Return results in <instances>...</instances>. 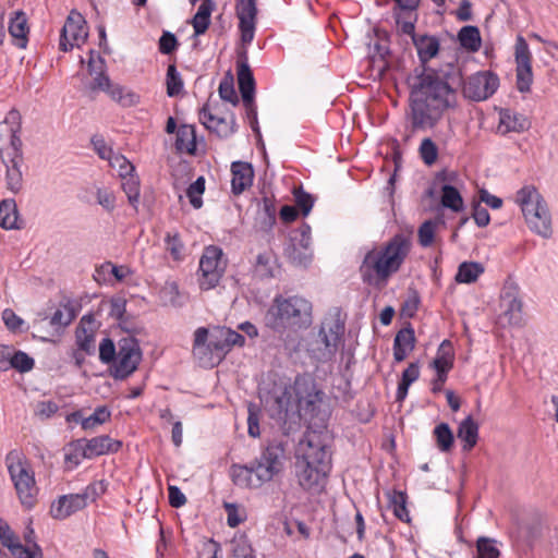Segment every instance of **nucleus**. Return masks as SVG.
Listing matches in <instances>:
<instances>
[{"mask_svg": "<svg viewBox=\"0 0 558 558\" xmlns=\"http://www.w3.org/2000/svg\"><path fill=\"white\" fill-rule=\"evenodd\" d=\"M409 35L412 37L413 44L417 50V54L422 63H426L436 57L439 51V40L435 36H416L414 32Z\"/></svg>", "mask_w": 558, "mask_h": 558, "instance_id": "obj_30", "label": "nucleus"}, {"mask_svg": "<svg viewBox=\"0 0 558 558\" xmlns=\"http://www.w3.org/2000/svg\"><path fill=\"white\" fill-rule=\"evenodd\" d=\"M411 247V236L405 233H397L379 251L367 252L361 265L364 282L372 283L374 277L387 281L401 268Z\"/></svg>", "mask_w": 558, "mask_h": 558, "instance_id": "obj_3", "label": "nucleus"}, {"mask_svg": "<svg viewBox=\"0 0 558 558\" xmlns=\"http://www.w3.org/2000/svg\"><path fill=\"white\" fill-rule=\"evenodd\" d=\"M235 10L241 31V40L243 45H248L253 41L255 34L257 0H238Z\"/></svg>", "mask_w": 558, "mask_h": 558, "instance_id": "obj_18", "label": "nucleus"}, {"mask_svg": "<svg viewBox=\"0 0 558 558\" xmlns=\"http://www.w3.org/2000/svg\"><path fill=\"white\" fill-rule=\"evenodd\" d=\"M117 351L113 341L110 338H105L99 345V360L104 364H112L117 359Z\"/></svg>", "mask_w": 558, "mask_h": 558, "instance_id": "obj_62", "label": "nucleus"}, {"mask_svg": "<svg viewBox=\"0 0 558 558\" xmlns=\"http://www.w3.org/2000/svg\"><path fill=\"white\" fill-rule=\"evenodd\" d=\"M501 306L504 314L508 317L510 325H520L522 320V301L519 296L518 287L513 284L505 286L501 294Z\"/></svg>", "mask_w": 558, "mask_h": 558, "instance_id": "obj_20", "label": "nucleus"}, {"mask_svg": "<svg viewBox=\"0 0 558 558\" xmlns=\"http://www.w3.org/2000/svg\"><path fill=\"white\" fill-rule=\"evenodd\" d=\"M142 361V351L135 338H123L119 341V351L112 365L113 378L123 380L132 375Z\"/></svg>", "mask_w": 558, "mask_h": 558, "instance_id": "obj_12", "label": "nucleus"}, {"mask_svg": "<svg viewBox=\"0 0 558 558\" xmlns=\"http://www.w3.org/2000/svg\"><path fill=\"white\" fill-rule=\"evenodd\" d=\"M296 476L299 484L304 489H312L315 486L320 485L323 480L328 475L330 471L319 469L316 465L310 464L301 459H296L295 462Z\"/></svg>", "mask_w": 558, "mask_h": 558, "instance_id": "obj_22", "label": "nucleus"}, {"mask_svg": "<svg viewBox=\"0 0 558 558\" xmlns=\"http://www.w3.org/2000/svg\"><path fill=\"white\" fill-rule=\"evenodd\" d=\"M9 550L15 558H43V550L37 543L26 546L19 541L9 545Z\"/></svg>", "mask_w": 558, "mask_h": 558, "instance_id": "obj_49", "label": "nucleus"}, {"mask_svg": "<svg viewBox=\"0 0 558 558\" xmlns=\"http://www.w3.org/2000/svg\"><path fill=\"white\" fill-rule=\"evenodd\" d=\"M88 37L86 21L83 15L72 10L60 33L59 49L63 52L81 47Z\"/></svg>", "mask_w": 558, "mask_h": 558, "instance_id": "obj_15", "label": "nucleus"}, {"mask_svg": "<svg viewBox=\"0 0 558 558\" xmlns=\"http://www.w3.org/2000/svg\"><path fill=\"white\" fill-rule=\"evenodd\" d=\"M525 221L531 231L549 239L553 235L551 216L545 199L534 186H524L517 193Z\"/></svg>", "mask_w": 558, "mask_h": 558, "instance_id": "obj_5", "label": "nucleus"}, {"mask_svg": "<svg viewBox=\"0 0 558 558\" xmlns=\"http://www.w3.org/2000/svg\"><path fill=\"white\" fill-rule=\"evenodd\" d=\"M238 84L244 106L248 111V117H253L252 128L259 133L256 120V109L254 106L255 80L247 63L246 52L244 51L238 60Z\"/></svg>", "mask_w": 558, "mask_h": 558, "instance_id": "obj_16", "label": "nucleus"}, {"mask_svg": "<svg viewBox=\"0 0 558 558\" xmlns=\"http://www.w3.org/2000/svg\"><path fill=\"white\" fill-rule=\"evenodd\" d=\"M107 94L122 107H132L140 102V95L119 84H113Z\"/></svg>", "mask_w": 558, "mask_h": 558, "instance_id": "obj_39", "label": "nucleus"}, {"mask_svg": "<svg viewBox=\"0 0 558 558\" xmlns=\"http://www.w3.org/2000/svg\"><path fill=\"white\" fill-rule=\"evenodd\" d=\"M312 303L300 295H276L264 320L268 328L283 333L287 330L307 328L312 324Z\"/></svg>", "mask_w": 558, "mask_h": 558, "instance_id": "obj_4", "label": "nucleus"}, {"mask_svg": "<svg viewBox=\"0 0 558 558\" xmlns=\"http://www.w3.org/2000/svg\"><path fill=\"white\" fill-rule=\"evenodd\" d=\"M5 465L21 504L32 508L36 501L37 486L25 456L17 449L10 450L5 456Z\"/></svg>", "mask_w": 558, "mask_h": 558, "instance_id": "obj_7", "label": "nucleus"}, {"mask_svg": "<svg viewBox=\"0 0 558 558\" xmlns=\"http://www.w3.org/2000/svg\"><path fill=\"white\" fill-rule=\"evenodd\" d=\"M90 58L88 61V72L90 75H94L93 83L90 85L92 90H102L108 93L109 88L113 85L109 78V76L104 71L105 60L99 57V65L95 66L94 64V50H90Z\"/></svg>", "mask_w": 558, "mask_h": 558, "instance_id": "obj_34", "label": "nucleus"}, {"mask_svg": "<svg viewBox=\"0 0 558 558\" xmlns=\"http://www.w3.org/2000/svg\"><path fill=\"white\" fill-rule=\"evenodd\" d=\"M322 392L314 385L296 379L293 386L275 388L266 400V407L271 417L287 423H295L301 417H313Z\"/></svg>", "mask_w": 558, "mask_h": 558, "instance_id": "obj_2", "label": "nucleus"}, {"mask_svg": "<svg viewBox=\"0 0 558 558\" xmlns=\"http://www.w3.org/2000/svg\"><path fill=\"white\" fill-rule=\"evenodd\" d=\"M283 254L295 266L306 267L312 262L311 227L307 223L289 233Z\"/></svg>", "mask_w": 558, "mask_h": 558, "instance_id": "obj_11", "label": "nucleus"}, {"mask_svg": "<svg viewBox=\"0 0 558 558\" xmlns=\"http://www.w3.org/2000/svg\"><path fill=\"white\" fill-rule=\"evenodd\" d=\"M75 318V313L69 304L62 305L58 308L50 318L51 326L66 327Z\"/></svg>", "mask_w": 558, "mask_h": 558, "instance_id": "obj_54", "label": "nucleus"}, {"mask_svg": "<svg viewBox=\"0 0 558 558\" xmlns=\"http://www.w3.org/2000/svg\"><path fill=\"white\" fill-rule=\"evenodd\" d=\"M35 361L27 353L16 351L11 356V366L20 373H27L34 368Z\"/></svg>", "mask_w": 558, "mask_h": 558, "instance_id": "obj_55", "label": "nucleus"}, {"mask_svg": "<svg viewBox=\"0 0 558 558\" xmlns=\"http://www.w3.org/2000/svg\"><path fill=\"white\" fill-rule=\"evenodd\" d=\"M230 558H255L253 549L245 537L234 538L231 542Z\"/></svg>", "mask_w": 558, "mask_h": 558, "instance_id": "obj_56", "label": "nucleus"}, {"mask_svg": "<svg viewBox=\"0 0 558 558\" xmlns=\"http://www.w3.org/2000/svg\"><path fill=\"white\" fill-rule=\"evenodd\" d=\"M175 149L180 153L194 154L196 135L193 125L183 124L177 131Z\"/></svg>", "mask_w": 558, "mask_h": 558, "instance_id": "obj_35", "label": "nucleus"}, {"mask_svg": "<svg viewBox=\"0 0 558 558\" xmlns=\"http://www.w3.org/2000/svg\"><path fill=\"white\" fill-rule=\"evenodd\" d=\"M476 549L478 558H499L500 556V551L494 545V541L486 537L477 539Z\"/></svg>", "mask_w": 558, "mask_h": 558, "instance_id": "obj_60", "label": "nucleus"}, {"mask_svg": "<svg viewBox=\"0 0 558 558\" xmlns=\"http://www.w3.org/2000/svg\"><path fill=\"white\" fill-rule=\"evenodd\" d=\"M223 327H216L211 332L199 327L194 332L193 355L203 367L219 364L230 351Z\"/></svg>", "mask_w": 558, "mask_h": 558, "instance_id": "obj_6", "label": "nucleus"}, {"mask_svg": "<svg viewBox=\"0 0 558 558\" xmlns=\"http://www.w3.org/2000/svg\"><path fill=\"white\" fill-rule=\"evenodd\" d=\"M407 499L408 496L403 492L395 490L390 496V507L392 508L393 514L403 522H410Z\"/></svg>", "mask_w": 558, "mask_h": 558, "instance_id": "obj_46", "label": "nucleus"}, {"mask_svg": "<svg viewBox=\"0 0 558 558\" xmlns=\"http://www.w3.org/2000/svg\"><path fill=\"white\" fill-rule=\"evenodd\" d=\"M415 347L414 329L411 325L399 330L393 340V359L396 362H402Z\"/></svg>", "mask_w": 558, "mask_h": 558, "instance_id": "obj_28", "label": "nucleus"}, {"mask_svg": "<svg viewBox=\"0 0 558 558\" xmlns=\"http://www.w3.org/2000/svg\"><path fill=\"white\" fill-rule=\"evenodd\" d=\"M2 162L5 166V184L7 189L13 193L17 194L23 189V173L21 167L23 166L24 159L22 154H17L15 156H11L7 158L5 156H1Z\"/></svg>", "mask_w": 558, "mask_h": 558, "instance_id": "obj_23", "label": "nucleus"}, {"mask_svg": "<svg viewBox=\"0 0 558 558\" xmlns=\"http://www.w3.org/2000/svg\"><path fill=\"white\" fill-rule=\"evenodd\" d=\"M205 192V179L198 177L186 190V196L190 199L191 205L198 209L203 206L202 195Z\"/></svg>", "mask_w": 558, "mask_h": 558, "instance_id": "obj_52", "label": "nucleus"}, {"mask_svg": "<svg viewBox=\"0 0 558 558\" xmlns=\"http://www.w3.org/2000/svg\"><path fill=\"white\" fill-rule=\"evenodd\" d=\"M284 459V446L281 442L274 441L268 444L251 464L254 465L255 476L264 484L270 482L282 471Z\"/></svg>", "mask_w": 558, "mask_h": 558, "instance_id": "obj_9", "label": "nucleus"}, {"mask_svg": "<svg viewBox=\"0 0 558 558\" xmlns=\"http://www.w3.org/2000/svg\"><path fill=\"white\" fill-rule=\"evenodd\" d=\"M441 205L452 211H461L463 199L460 192L454 186L445 184L441 189Z\"/></svg>", "mask_w": 558, "mask_h": 558, "instance_id": "obj_43", "label": "nucleus"}, {"mask_svg": "<svg viewBox=\"0 0 558 558\" xmlns=\"http://www.w3.org/2000/svg\"><path fill=\"white\" fill-rule=\"evenodd\" d=\"M515 62H517V88L521 93H527L533 82L532 57L526 40L518 36L515 41Z\"/></svg>", "mask_w": 558, "mask_h": 558, "instance_id": "obj_17", "label": "nucleus"}, {"mask_svg": "<svg viewBox=\"0 0 558 558\" xmlns=\"http://www.w3.org/2000/svg\"><path fill=\"white\" fill-rule=\"evenodd\" d=\"M109 163L112 168L118 169L121 179L133 174L135 171L133 163L120 154H113L109 159Z\"/></svg>", "mask_w": 558, "mask_h": 558, "instance_id": "obj_58", "label": "nucleus"}, {"mask_svg": "<svg viewBox=\"0 0 558 558\" xmlns=\"http://www.w3.org/2000/svg\"><path fill=\"white\" fill-rule=\"evenodd\" d=\"M166 250L170 253L173 259L179 260L183 256L184 245L179 236L178 232L167 233L166 239Z\"/></svg>", "mask_w": 558, "mask_h": 558, "instance_id": "obj_59", "label": "nucleus"}, {"mask_svg": "<svg viewBox=\"0 0 558 558\" xmlns=\"http://www.w3.org/2000/svg\"><path fill=\"white\" fill-rule=\"evenodd\" d=\"M65 462L72 463L77 466L83 459H87V449L85 446V439H77L72 441L64 456Z\"/></svg>", "mask_w": 558, "mask_h": 558, "instance_id": "obj_48", "label": "nucleus"}, {"mask_svg": "<svg viewBox=\"0 0 558 558\" xmlns=\"http://www.w3.org/2000/svg\"><path fill=\"white\" fill-rule=\"evenodd\" d=\"M418 150L421 158L425 162V165L432 166L437 160L438 148L429 137H426L422 141Z\"/></svg>", "mask_w": 558, "mask_h": 558, "instance_id": "obj_57", "label": "nucleus"}, {"mask_svg": "<svg viewBox=\"0 0 558 558\" xmlns=\"http://www.w3.org/2000/svg\"><path fill=\"white\" fill-rule=\"evenodd\" d=\"M432 366L436 369V373H442L446 375H448V372L453 367V354L449 340H444L440 343Z\"/></svg>", "mask_w": 558, "mask_h": 558, "instance_id": "obj_36", "label": "nucleus"}, {"mask_svg": "<svg viewBox=\"0 0 558 558\" xmlns=\"http://www.w3.org/2000/svg\"><path fill=\"white\" fill-rule=\"evenodd\" d=\"M16 119L17 112L11 111L9 113V117L0 123V132H7L10 137V151L2 153L1 156H5L7 158H10L11 156H15L17 154H22L21 147H22V141L20 136L17 135L19 128H14L13 125H10L8 122V119Z\"/></svg>", "mask_w": 558, "mask_h": 558, "instance_id": "obj_37", "label": "nucleus"}, {"mask_svg": "<svg viewBox=\"0 0 558 558\" xmlns=\"http://www.w3.org/2000/svg\"><path fill=\"white\" fill-rule=\"evenodd\" d=\"M97 203L108 213H112L116 208V195L113 191L105 187H96Z\"/></svg>", "mask_w": 558, "mask_h": 558, "instance_id": "obj_61", "label": "nucleus"}, {"mask_svg": "<svg viewBox=\"0 0 558 558\" xmlns=\"http://www.w3.org/2000/svg\"><path fill=\"white\" fill-rule=\"evenodd\" d=\"M13 14L9 22V33L19 48H25L29 33L26 14L23 11H15Z\"/></svg>", "mask_w": 558, "mask_h": 558, "instance_id": "obj_31", "label": "nucleus"}, {"mask_svg": "<svg viewBox=\"0 0 558 558\" xmlns=\"http://www.w3.org/2000/svg\"><path fill=\"white\" fill-rule=\"evenodd\" d=\"M167 94L169 97L178 96L183 89V81L174 64L167 69Z\"/></svg>", "mask_w": 558, "mask_h": 558, "instance_id": "obj_50", "label": "nucleus"}, {"mask_svg": "<svg viewBox=\"0 0 558 558\" xmlns=\"http://www.w3.org/2000/svg\"><path fill=\"white\" fill-rule=\"evenodd\" d=\"M458 39L460 45L470 51H477L481 47V35L476 26H463L458 33Z\"/></svg>", "mask_w": 558, "mask_h": 558, "instance_id": "obj_41", "label": "nucleus"}, {"mask_svg": "<svg viewBox=\"0 0 558 558\" xmlns=\"http://www.w3.org/2000/svg\"><path fill=\"white\" fill-rule=\"evenodd\" d=\"M0 227L5 230H20L23 228L17 205L13 198L0 202Z\"/></svg>", "mask_w": 558, "mask_h": 558, "instance_id": "obj_29", "label": "nucleus"}, {"mask_svg": "<svg viewBox=\"0 0 558 558\" xmlns=\"http://www.w3.org/2000/svg\"><path fill=\"white\" fill-rule=\"evenodd\" d=\"M230 476L234 485L245 488H257L263 485L262 481L255 476L254 465L232 464Z\"/></svg>", "mask_w": 558, "mask_h": 558, "instance_id": "obj_27", "label": "nucleus"}, {"mask_svg": "<svg viewBox=\"0 0 558 558\" xmlns=\"http://www.w3.org/2000/svg\"><path fill=\"white\" fill-rule=\"evenodd\" d=\"M87 449V459H93L98 456L114 453L122 447V441L112 439L108 435H101L92 439H85Z\"/></svg>", "mask_w": 558, "mask_h": 558, "instance_id": "obj_25", "label": "nucleus"}, {"mask_svg": "<svg viewBox=\"0 0 558 558\" xmlns=\"http://www.w3.org/2000/svg\"><path fill=\"white\" fill-rule=\"evenodd\" d=\"M231 189L235 195L242 194L251 187L254 179V169L251 163L245 161H233L231 163Z\"/></svg>", "mask_w": 558, "mask_h": 558, "instance_id": "obj_24", "label": "nucleus"}, {"mask_svg": "<svg viewBox=\"0 0 558 558\" xmlns=\"http://www.w3.org/2000/svg\"><path fill=\"white\" fill-rule=\"evenodd\" d=\"M530 128V122L522 113L504 109L500 112L499 129H504V133L517 132L521 133Z\"/></svg>", "mask_w": 558, "mask_h": 558, "instance_id": "obj_32", "label": "nucleus"}, {"mask_svg": "<svg viewBox=\"0 0 558 558\" xmlns=\"http://www.w3.org/2000/svg\"><path fill=\"white\" fill-rule=\"evenodd\" d=\"M434 435L440 451L447 452L452 448L454 438L447 423L438 424L434 429Z\"/></svg>", "mask_w": 558, "mask_h": 558, "instance_id": "obj_47", "label": "nucleus"}, {"mask_svg": "<svg viewBox=\"0 0 558 558\" xmlns=\"http://www.w3.org/2000/svg\"><path fill=\"white\" fill-rule=\"evenodd\" d=\"M484 266L477 262H463L459 265L456 281L459 283H473L484 272Z\"/></svg>", "mask_w": 558, "mask_h": 558, "instance_id": "obj_38", "label": "nucleus"}, {"mask_svg": "<svg viewBox=\"0 0 558 558\" xmlns=\"http://www.w3.org/2000/svg\"><path fill=\"white\" fill-rule=\"evenodd\" d=\"M457 436L463 441L462 450L470 451L478 439V425L472 416L465 417L458 427Z\"/></svg>", "mask_w": 558, "mask_h": 558, "instance_id": "obj_33", "label": "nucleus"}, {"mask_svg": "<svg viewBox=\"0 0 558 558\" xmlns=\"http://www.w3.org/2000/svg\"><path fill=\"white\" fill-rule=\"evenodd\" d=\"M86 324H94V317L92 315L82 317L75 330V341L80 351L92 355L95 353V335L93 328H87Z\"/></svg>", "mask_w": 558, "mask_h": 558, "instance_id": "obj_26", "label": "nucleus"}, {"mask_svg": "<svg viewBox=\"0 0 558 558\" xmlns=\"http://www.w3.org/2000/svg\"><path fill=\"white\" fill-rule=\"evenodd\" d=\"M226 265L220 247L215 245L206 247L199 260V288L202 290L215 288L226 270Z\"/></svg>", "mask_w": 558, "mask_h": 558, "instance_id": "obj_10", "label": "nucleus"}, {"mask_svg": "<svg viewBox=\"0 0 558 558\" xmlns=\"http://www.w3.org/2000/svg\"><path fill=\"white\" fill-rule=\"evenodd\" d=\"M498 86V76L489 71L477 72L464 82L460 66L452 62L438 70H425L411 87L412 129L434 128L448 109L457 106L460 88L465 98L481 101L490 97Z\"/></svg>", "mask_w": 558, "mask_h": 558, "instance_id": "obj_1", "label": "nucleus"}, {"mask_svg": "<svg viewBox=\"0 0 558 558\" xmlns=\"http://www.w3.org/2000/svg\"><path fill=\"white\" fill-rule=\"evenodd\" d=\"M392 16L396 21L398 32L412 34L417 21V8L421 0H392Z\"/></svg>", "mask_w": 558, "mask_h": 558, "instance_id": "obj_19", "label": "nucleus"}, {"mask_svg": "<svg viewBox=\"0 0 558 558\" xmlns=\"http://www.w3.org/2000/svg\"><path fill=\"white\" fill-rule=\"evenodd\" d=\"M258 219L263 221L265 229H269L274 226L276 221V207L270 198H263V203L258 210Z\"/></svg>", "mask_w": 558, "mask_h": 558, "instance_id": "obj_53", "label": "nucleus"}, {"mask_svg": "<svg viewBox=\"0 0 558 558\" xmlns=\"http://www.w3.org/2000/svg\"><path fill=\"white\" fill-rule=\"evenodd\" d=\"M122 190L128 196L129 203L137 210L140 201V180L134 173L122 178Z\"/></svg>", "mask_w": 558, "mask_h": 558, "instance_id": "obj_45", "label": "nucleus"}, {"mask_svg": "<svg viewBox=\"0 0 558 558\" xmlns=\"http://www.w3.org/2000/svg\"><path fill=\"white\" fill-rule=\"evenodd\" d=\"M294 198L296 207L302 211V215L307 216L314 205L312 195L299 189L294 191Z\"/></svg>", "mask_w": 558, "mask_h": 558, "instance_id": "obj_64", "label": "nucleus"}, {"mask_svg": "<svg viewBox=\"0 0 558 558\" xmlns=\"http://www.w3.org/2000/svg\"><path fill=\"white\" fill-rule=\"evenodd\" d=\"M110 416H111V412L106 405L98 407V408H96V410L94 411V413L92 415L84 418V421L82 422V428L85 430L93 429L96 426L101 425V424L106 423L107 421H109Z\"/></svg>", "mask_w": 558, "mask_h": 558, "instance_id": "obj_51", "label": "nucleus"}, {"mask_svg": "<svg viewBox=\"0 0 558 558\" xmlns=\"http://www.w3.org/2000/svg\"><path fill=\"white\" fill-rule=\"evenodd\" d=\"M420 377V366L417 363H410V365L403 371L401 380L397 389V401L405 399L409 387L417 380Z\"/></svg>", "mask_w": 558, "mask_h": 558, "instance_id": "obj_40", "label": "nucleus"}, {"mask_svg": "<svg viewBox=\"0 0 558 558\" xmlns=\"http://www.w3.org/2000/svg\"><path fill=\"white\" fill-rule=\"evenodd\" d=\"M199 121L206 129L217 133L220 137H227L235 131V118L233 116L228 121L214 114L208 106H204L199 110Z\"/></svg>", "mask_w": 558, "mask_h": 558, "instance_id": "obj_21", "label": "nucleus"}, {"mask_svg": "<svg viewBox=\"0 0 558 558\" xmlns=\"http://www.w3.org/2000/svg\"><path fill=\"white\" fill-rule=\"evenodd\" d=\"M214 5H210L209 3H202L198 7L196 14L192 19L195 36L203 35L208 29Z\"/></svg>", "mask_w": 558, "mask_h": 558, "instance_id": "obj_42", "label": "nucleus"}, {"mask_svg": "<svg viewBox=\"0 0 558 558\" xmlns=\"http://www.w3.org/2000/svg\"><path fill=\"white\" fill-rule=\"evenodd\" d=\"M218 92L222 100L229 101L234 106L239 104L232 78H223L219 84Z\"/></svg>", "mask_w": 558, "mask_h": 558, "instance_id": "obj_63", "label": "nucleus"}, {"mask_svg": "<svg viewBox=\"0 0 558 558\" xmlns=\"http://www.w3.org/2000/svg\"><path fill=\"white\" fill-rule=\"evenodd\" d=\"M344 333V322L340 314H328L322 322L317 343L323 347L313 349L314 356L320 362H327L333 357Z\"/></svg>", "mask_w": 558, "mask_h": 558, "instance_id": "obj_8", "label": "nucleus"}, {"mask_svg": "<svg viewBox=\"0 0 558 558\" xmlns=\"http://www.w3.org/2000/svg\"><path fill=\"white\" fill-rule=\"evenodd\" d=\"M298 458L319 469L331 470V452L324 437L316 432L305 435L301 442V456Z\"/></svg>", "mask_w": 558, "mask_h": 558, "instance_id": "obj_14", "label": "nucleus"}, {"mask_svg": "<svg viewBox=\"0 0 558 558\" xmlns=\"http://www.w3.org/2000/svg\"><path fill=\"white\" fill-rule=\"evenodd\" d=\"M440 223L444 222L439 219H429L420 226L417 236L421 246L429 247L434 243L435 232Z\"/></svg>", "mask_w": 558, "mask_h": 558, "instance_id": "obj_44", "label": "nucleus"}, {"mask_svg": "<svg viewBox=\"0 0 558 558\" xmlns=\"http://www.w3.org/2000/svg\"><path fill=\"white\" fill-rule=\"evenodd\" d=\"M97 495V485L90 484L80 494L60 496L51 504L50 514L53 519L64 520L84 509L88 500L94 501Z\"/></svg>", "mask_w": 558, "mask_h": 558, "instance_id": "obj_13", "label": "nucleus"}]
</instances>
